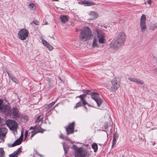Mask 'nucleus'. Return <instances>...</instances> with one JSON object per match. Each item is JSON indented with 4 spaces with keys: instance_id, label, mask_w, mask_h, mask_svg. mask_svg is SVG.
Returning a JSON list of instances; mask_svg holds the SVG:
<instances>
[{
    "instance_id": "1",
    "label": "nucleus",
    "mask_w": 157,
    "mask_h": 157,
    "mask_svg": "<svg viewBox=\"0 0 157 157\" xmlns=\"http://www.w3.org/2000/svg\"><path fill=\"white\" fill-rule=\"evenodd\" d=\"M125 40V34L123 32L119 33L109 44L110 48L114 52L118 50L120 47L123 45Z\"/></svg>"
},
{
    "instance_id": "22",
    "label": "nucleus",
    "mask_w": 157,
    "mask_h": 157,
    "mask_svg": "<svg viewBox=\"0 0 157 157\" xmlns=\"http://www.w3.org/2000/svg\"><path fill=\"white\" fill-rule=\"evenodd\" d=\"M22 140L18 139L16 140L14 143L11 144V147H13L16 145H18L20 144L22 142Z\"/></svg>"
},
{
    "instance_id": "40",
    "label": "nucleus",
    "mask_w": 157,
    "mask_h": 157,
    "mask_svg": "<svg viewBox=\"0 0 157 157\" xmlns=\"http://www.w3.org/2000/svg\"><path fill=\"white\" fill-rule=\"evenodd\" d=\"M116 140H117V139L115 138L114 137H113V142L115 141V142H116Z\"/></svg>"
},
{
    "instance_id": "18",
    "label": "nucleus",
    "mask_w": 157,
    "mask_h": 157,
    "mask_svg": "<svg viewBox=\"0 0 157 157\" xmlns=\"http://www.w3.org/2000/svg\"><path fill=\"white\" fill-rule=\"evenodd\" d=\"M60 18L62 22L63 23H66L68 21V17L67 16H61Z\"/></svg>"
},
{
    "instance_id": "33",
    "label": "nucleus",
    "mask_w": 157,
    "mask_h": 157,
    "mask_svg": "<svg viewBox=\"0 0 157 157\" xmlns=\"http://www.w3.org/2000/svg\"><path fill=\"white\" fill-rule=\"evenodd\" d=\"M33 22L36 25H39V22L36 20H34Z\"/></svg>"
},
{
    "instance_id": "24",
    "label": "nucleus",
    "mask_w": 157,
    "mask_h": 157,
    "mask_svg": "<svg viewBox=\"0 0 157 157\" xmlns=\"http://www.w3.org/2000/svg\"><path fill=\"white\" fill-rule=\"evenodd\" d=\"M92 148L94 149V151L96 152L98 149V145L96 143H94L91 145Z\"/></svg>"
},
{
    "instance_id": "15",
    "label": "nucleus",
    "mask_w": 157,
    "mask_h": 157,
    "mask_svg": "<svg viewBox=\"0 0 157 157\" xmlns=\"http://www.w3.org/2000/svg\"><path fill=\"white\" fill-rule=\"evenodd\" d=\"M89 16L90 17L89 18L90 20H93L97 18L98 16V13L95 12L93 11L90 12L89 14Z\"/></svg>"
},
{
    "instance_id": "27",
    "label": "nucleus",
    "mask_w": 157,
    "mask_h": 157,
    "mask_svg": "<svg viewBox=\"0 0 157 157\" xmlns=\"http://www.w3.org/2000/svg\"><path fill=\"white\" fill-rule=\"evenodd\" d=\"M5 152L2 148H0V157H4Z\"/></svg>"
},
{
    "instance_id": "21",
    "label": "nucleus",
    "mask_w": 157,
    "mask_h": 157,
    "mask_svg": "<svg viewBox=\"0 0 157 157\" xmlns=\"http://www.w3.org/2000/svg\"><path fill=\"white\" fill-rule=\"evenodd\" d=\"M41 130H39L38 131H36L35 130H33L31 132H29V136L30 134V138H32L38 132H40Z\"/></svg>"
},
{
    "instance_id": "29",
    "label": "nucleus",
    "mask_w": 157,
    "mask_h": 157,
    "mask_svg": "<svg viewBox=\"0 0 157 157\" xmlns=\"http://www.w3.org/2000/svg\"><path fill=\"white\" fill-rule=\"evenodd\" d=\"M21 147H19L18 148L17 150L16 151H14V154H16V155H18L20 153V152H21Z\"/></svg>"
},
{
    "instance_id": "23",
    "label": "nucleus",
    "mask_w": 157,
    "mask_h": 157,
    "mask_svg": "<svg viewBox=\"0 0 157 157\" xmlns=\"http://www.w3.org/2000/svg\"><path fill=\"white\" fill-rule=\"evenodd\" d=\"M157 28V23L151 24L149 27V29L151 30H154Z\"/></svg>"
},
{
    "instance_id": "17",
    "label": "nucleus",
    "mask_w": 157,
    "mask_h": 157,
    "mask_svg": "<svg viewBox=\"0 0 157 157\" xmlns=\"http://www.w3.org/2000/svg\"><path fill=\"white\" fill-rule=\"evenodd\" d=\"M80 3L82 5H84L85 6H92L95 4L94 2L86 0L81 2Z\"/></svg>"
},
{
    "instance_id": "19",
    "label": "nucleus",
    "mask_w": 157,
    "mask_h": 157,
    "mask_svg": "<svg viewBox=\"0 0 157 157\" xmlns=\"http://www.w3.org/2000/svg\"><path fill=\"white\" fill-rule=\"evenodd\" d=\"M7 73L9 78L13 82L16 83H18V80L15 76L11 75L9 72H7Z\"/></svg>"
},
{
    "instance_id": "36",
    "label": "nucleus",
    "mask_w": 157,
    "mask_h": 157,
    "mask_svg": "<svg viewBox=\"0 0 157 157\" xmlns=\"http://www.w3.org/2000/svg\"><path fill=\"white\" fill-rule=\"evenodd\" d=\"M36 128H37V125H36L34 127H32V126L31 127L29 128V129L30 130L34 129H35Z\"/></svg>"
},
{
    "instance_id": "8",
    "label": "nucleus",
    "mask_w": 157,
    "mask_h": 157,
    "mask_svg": "<svg viewBox=\"0 0 157 157\" xmlns=\"http://www.w3.org/2000/svg\"><path fill=\"white\" fill-rule=\"evenodd\" d=\"M86 97V95L85 94L80 95L77 97L76 98H80V101L76 103L74 108L77 109L78 107L81 106L82 104L84 105L87 104V103L84 99Z\"/></svg>"
},
{
    "instance_id": "25",
    "label": "nucleus",
    "mask_w": 157,
    "mask_h": 157,
    "mask_svg": "<svg viewBox=\"0 0 157 157\" xmlns=\"http://www.w3.org/2000/svg\"><path fill=\"white\" fill-rule=\"evenodd\" d=\"M63 147L64 150L65 154H66L67 153V151L69 149V147L67 144H63Z\"/></svg>"
},
{
    "instance_id": "41",
    "label": "nucleus",
    "mask_w": 157,
    "mask_h": 157,
    "mask_svg": "<svg viewBox=\"0 0 157 157\" xmlns=\"http://www.w3.org/2000/svg\"><path fill=\"white\" fill-rule=\"evenodd\" d=\"M58 78L61 82H63L62 80L61 79L60 76H58Z\"/></svg>"
},
{
    "instance_id": "44",
    "label": "nucleus",
    "mask_w": 157,
    "mask_h": 157,
    "mask_svg": "<svg viewBox=\"0 0 157 157\" xmlns=\"http://www.w3.org/2000/svg\"><path fill=\"white\" fill-rule=\"evenodd\" d=\"M43 117H41V118H40V121H43Z\"/></svg>"
},
{
    "instance_id": "5",
    "label": "nucleus",
    "mask_w": 157,
    "mask_h": 157,
    "mask_svg": "<svg viewBox=\"0 0 157 157\" xmlns=\"http://www.w3.org/2000/svg\"><path fill=\"white\" fill-rule=\"evenodd\" d=\"M73 148L75 150V156L77 157H86L87 152L81 147L78 148L75 145L73 146Z\"/></svg>"
},
{
    "instance_id": "9",
    "label": "nucleus",
    "mask_w": 157,
    "mask_h": 157,
    "mask_svg": "<svg viewBox=\"0 0 157 157\" xmlns=\"http://www.w3.org/2000/svg\"><path fill=\"white\" fill-rule=\"evenodd\" d=\"M7 125L9 128L13 130L17 129V122L14 120H8L6 121Z\"/></svg>"
},
{
    "instance_id": "20",
    "label": "nucleus",
    "mask_w": 157,
    "mask_h": 157,
    "mask_svg": "<svg viewBox=\"0 0 157 157\" xmlns=\"http://www.w3.org/2000/svg\"><path fill=\"white\" fill-rule=\"evenodd\" d=\"M7 129L5 128H0V135L5 136L7 133Z\"/></svg>"
},
{
    "instance_id": "35",
    "label": "nucleus",
    "mask_w": 157,
    "mask_h": 157,
    "mask_svg": "<svg viewBox=\"0 0 157 157\" xmlns=\"http://www.w3.org/2000/svg\"><path fill=\"white\" fill-rule=\"evenodd\" d=\"M59 138L60 139L64 140L65 139V137H64L63 135L62 134H61L59 136Z\"/></svg>"
},
{
    "instance_id": "4",
    "label": "nucleus",
    "mask_w": 157,
    "mask_h": 157,
    "mask_svg": "<svg viewBox=\"0 0 157 157\" xmlns=\"http://www.w3.org/2000/svg\"><path fill=\"white\" fill-rule=\"evenodd\" d=\"M4 113L7 115L10 114L12 117L16 120H18L20 117L19 110L16 107H13L11 109L9 107L8 110L7 111L6 110Z\"/></svg>"
},
{
    "instance_id": "2",
    "label": "nucleus",
    "mask_w": 157,
    "mask_h": 157,
    "mask_svg": "<svg viewBox=\"0 0 157 157\" xmlns=\"http://www.w3.org/2000/svg\"><path fill=\"white\" fill-rule=\"evenodd\" d=\"M81 31L79 37L81 40L85 41L89 40L92 37V32L88 27H85L82 29H76V31L78 32Z\"/></svg>"
},
{
    "instance_id": "37",
    "label": "nucleus",
    "mask_w": 157,
    "mask_h": 157,
    "mask_svg": "<svg viewBox=\"0 0 157 157\" xmlns=\"http://www.w3.org/2000/svg\"><path fill=\"white\" fill-rule=\"evenodd\" d=\"M28 131H25V138H26L27 137V135H28Z\"/></svg>"
},
{
    "instance_id": "42",
    "label": "nucleus",
    "mask_w": 157,
    "mask_h": 157,
    "mask_svg": "<svg viewBox=\"0 0 157 157\" xmlns=\"http://www.w3.org/2000/svg\"><path fill=\"white\" fill-rule=\"evenodd\" d=\"M115 137V138L117 139V135L115 134H114L113 135V137Z\"/></svg>"
},
{
    "instance_id": "30",
    "label": "nucleus",
    "mask_w": 157,
    "mask_h": 157,
    "mask_svg": "<svg viewBox=\"0 0 157 157\" xmlns=\"http://www.w3.org/2000/svg\"><path fill=\"white\" fill-rule=\"evenodd\" d=\"M40 116H37L36 118V119L35 121V123H37L40 122Z\"/></svg>"
},
{
    "instance_id": "32",
    "label": "nucleus",
    "mask_w": 157,
    "mask_h": 157,
    "mask_svg": "<svg viewBox=\"0 0 157 157\" xmlns=\"http://www.w3.org/2000/svg\"><path fill=\"white\" fill-rule=\"evenodd\" d=\"M35 129H36L37 130V131H38L39 130H41L40 132H42V128H41V127L40 126H37V128H36Z\"/></svg>"
},
{
    "instance_id": "28",
    "label": "nucleus",
    "mask_w": 157,
    "mask_h": 157,
    "mask_svg": "<svg viewBox=\"0 0 157 157\" xmlns=\"http://www.w3.org/2000/svg\"><path fill=\"white\" fill-rule=\"evenodd\" d=\"M29 7L30 9L34 10L35 8V6L33 3H30L29 5Z\"/></svg>"
},
{
    "instance_id": "34",
    "label": "nucleus",
    "mask_w": 157,
    "mask_h": 157,
    "mask_svg": "<svg viewBox=\"0 0 157 157\" xmlns=\"http://www.w3.org/2000/svg\"><path fill=\"white\" fill-rule=\"evenodd\" d=\"M10 157H17L16 155L14 154L13 152L12 154L9 155Z\"/></svg>"
},
{
    "instance_id": "47",
    "label": "nucleus",
    "mask_w": 157,
    "mask_h": 157,
    "mask_svg": "<svg viewBox=\"0 0 157 157\" xmlns=\"http://www.w3.org/2000/svg\"><path fill=\"white\" fill-rule=\"evenodd\" d=\"M87 105H88L89 106H92H92L90 105H88V104H87Z\"/></svg>"
},
{
    "instance_id": "6",
    "label": "nucleus",
    "mask_w": 157,
    "mask_h": 157,
    "mask_svg": "<svg viewBox=\"0 0 157 157\" xmlns=\"http://www.w3.org/2000/svg\"><path fill=\"white\" fill-rule=\"evenodd\" d=\"M95 32L97 34L98 42L100 43H103L105 41V35L104 30L101 29H96Z\"/></svg>"
},
{
    "instance_id": "39",
    "label": "nucleus",
    "mask_w": 157,
    "mask_h": 157,
    "mask_svg": "<svg viewBox=\"0 0 157 157\" xmlns=\"http://www.w3.org/2000/svg\"><path fill=\"white\" fill-rule=\"evenodd\" d=\"M147 3L151 5V0H148L147 1Z\"/></svg>"
},
{
    "instance_id": "3",
    "label": "nucleus",
    "mask_w": 157,
    "mask_h": 157,
    "mask_svg": "<svg viewBox=\"0 0 157 157\" xmlns=\"http://www.w3.org/2000/svg\"><path fill=\"white\" fill-rule=\"evenodd\" d=\"M84 93L91 95V98L96 102L98 107H99L103 102L102 100L100 98V95L96 92H91L90 90H85L83 91Z\"/></svg>"
},
{
    "instance_id": "7",
    "label": "nucleus",
    "mask_w": 157,
    "mask_h": 157,
    "mask_svg": "<svg viewBox=\"0 0 157 157\" xmlns=\"http://www.w3.org/2000/svg\"><path fill=\"white\" fill-rule=\"evenodd\" d=\"M28 31L25 29H20L18 33V38L22 40H25L28 35Z\"/></svg>"
},
{
    "instance_id": "26",
    "label": "nucleus",
    "mask_w": 157,
    "mask_h": 157,
    "mask_svg": "<svg viewBox=\"0 0 157 157\" xmlns=\"http://www.w3.org/2000/svg\"><path fill=\"white\" fill-rule=\"evenodd\" d=\"M98 41L96 39H94L93 41L92 46L93 47L97 46Z\"/></svg>"
},
{
    "instance_id": "46",
    "label": "nucleus",
    "mask_w": 157,
    "mask_h": 157,
    "mask_svg": "<svg viewBox=\"0 0 157 157\" xmlns=\"http://www.w3.org/2000/svg\"><path fill=\"white\" fill-rule=\"evenodd\" d=\"M84 108L86 109H87V108H86V107L85 106V105H84Z\"/></svg>"
},
{
    "instance_id": "10",
    "label": "nucleus",
    "mask_w": 157,
    "mask_h": 157,
    "mask_svg": "<svg viewBox=\"0 0 157 157\" xmlns=\"http://www.w3.org/2000/svg\"><path fill=\"white\" fill-rule=\"evenodd\" d=\"M111 86L110 90L112 91H115L120 86V82L116 78H114L111 82Z\"/></svg>"
},
{
    "instance_id": "11",
    "label": "nucleus",
    "mask_w": 157,
    "mask_h": 157,
    "mask_svg": "<svg viewBox=\"0 0 157 157\" xmlns=\"http://www.w3.org/2000/svg\"><path fill=\"white\" fill-rule=\"evenodd\" d=\"M75 124V122L74 121L70 123L68 126L65 127L67 135H68L74 133Z\"/></svg>"
},
{
    "instance_id": "14",
    "label": "nucleus",
    "mask_w": 157,
    "mask_h": 157,
    "mask_svg": "<svg viewBox=\"0 0 157 157\" xmlns=\"http://www.w3.org/2000/svg\"><path fill=\"white\" fill-rule=\"evenodd\" d=\"M128 79L131 82H134L136 83H139L140 84H143L144 82L142 80H140L139 79H137L136 78H132V77H129Z\"/></svg>"
},
{
    "instance_id": "13",
    "label": "nucleus",
    "mask_w": 157,
    "mask_h": 157,
    "mask_svg": "<svg viewBox=\"0 0 157 157\" xmlns=\"http://www.w3.org/2000/svg\"><path fill=\"white\" fill-rule=\"evenodd\" d=\"M2 103L3 101L0 98V112L4 113L6 110H8L9 107L6 105H3Z\"/></svg>"
},
{
    "instance_id": "38",
    "label": "nucleus",
    "mask_w": 157,
    "mask_h": 157,
    "mask_svg": "<svg viewBox=\"0 0 157 157\" xmlns=\"http://www.w3.org/2000/svg\"><path fill=\"white\" fill-rule=\"evenodd\" d=\"M112 142H113V144H112V147L113 148V147L116 144V142H115V141H114V142H113V141H112Z\"/></svg>"
},
{
    "instance_id": "16",
    "label": "nucleus",
    "mask_w": 157,
    "mask_h": 157,
    "mask_svg": "<svg viewBox=\"0 0 157 157\" xmlns=\"http://www.w3.org/2000/svg\"><path fill=\"white\" fill-rule=\"evenodd\" d=\"M43 44L50 51H52L53 48V47L50 45L48 42L44 39L42 40Z\"/></svg>"
},
{
    "instance_id": "31",
    "label": "nucleus",
    "mask_w": 157,
    "mask_h": 157,
    "mask_svg": "<svg viewBox=\"0 0 157 157\" xmlns=\"http://www.w3.org/2000/svg\"><path fill=\"white\" fill-rule=\"evenodd\" d=\"M55 104V102H52L48 105V107L49 108L52 107Z\"/></svg>"
},
{
    "instance_id": "12",
    "label": "nucleus",
    "mask_w": 157,
    "mask_h": 157,
    "mask_svg": "<svg viewBox=\"0 0 157 157\" xmlns=\"http://www.w3.org/2000/svg\"><path fill=\"white\" fill-rule=\"evenodd\" d=\"M146 17L145 15H142L140 18V25L141 30L142 32H144L146 29Z\"/></svg>"
},
{
    "instance_id": "45",
    "label": "nucleus",
    "mask_w": 157,
    "mask_h": 157,
    "mask_svg": "<svg viewBox=\"0 0 157 157\" xmlns=\"http://www.w3.org/2000/svg\"><path fill=\"white\" fill-rule=\"evenodd\" d=\"M51 1H58L59 0H51Z\"/></svg>"
},
{
    "instance_id": "43",
    "label": "nucleus",
    "mask_w": 157,
    "mask_h": 157,
    "mask_svg": "<svg viewBox=\"0 0 157 157\" xmlns=\"http://www.w3.org/2000/svg\"><path fill=\"white\" fill-rule=\"evenodd\" d=\"M64 139H65L66 140H69V139L67 137H65Z\"/></svg>"
}]
</instances>
